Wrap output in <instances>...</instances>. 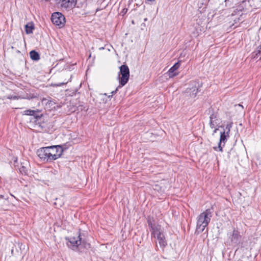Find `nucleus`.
Returning <instances> with one entry per match:
<instances>
[{
  "instance_id": "1",
  "label": "nucleus",
  "mask_w": 261,
  "mask_h": 261,
  "mask_svg": "<svg viewBox=\"0 0 261 261\" xmlns=\"http://www.w3.org/2000/svg\"><path fill=\"white\" fill-rule=\"evenodd\" d=\"M213 212L212 208H208L197 217L195 233L198 234L204 231L211 221Z\"/></svg>"
},
{
  "instance_id": "2",
  "label": "nucleus",
  "mask_w": 261,
  "mask_h": 261,
  "mask_svg": "<svg viewBox=\"0 0 261 261\" xmlns=\"http://www.w3.org/2000/svg\"><path fill=\"white\" fill-rule=\"evenodd\" d=\"M83 234L79 233L77 237H70L65 238L67 241L66 244L67 246L74 251L78 249L79 246L81 245L85 248H90V244L82 237Z\"/></svg>"
},
{
  "instance_id": "3",
  "label": "nucleus",
  "mask_w": 261,
  "mask_h": 261,
  "mask_svg": "<svg viewBox=\"0 0 261 261\" xmlns=\"http://www.w3.org/2000/svg\"><path fill=\"white\" fill-rule=\"evenodd\" d=\"M119 69L120 71L118 76L119 85L115 91L112 92V95L115 94L119 88L125 85L129 78V70L126 65H122L119 67Z\"/></svg>"
},
{
  "instance_id": "4",
  "label": "nucleus",
  "mask_w": 261,
  "mask_h": 261,
  "mask_svg": "<svg viewBox=\"0 0 261 261\" xmlns=\"http://www.w3.org/2000/svg\"><path fill=\"white\" fill-rule=\"evenodd\" d=\"M191 84L192 87L186 89L185 92V95L186 97H187L189 99H191V101H193L195 100L197 94L199 92L200 84L196 81L191 82Z\"/></svg>"
},
{
  "instance_id": "5",
  "label": "nucleus",
  "mask_w": 261,
  "mask_h": 261,
  "mask_svg": "<svg viewBox=\"0 0 261 261\" xmlns=\"http://www.w3.org/2000/svg\"><path fill=\"white\" fill-rule=\"evenodd\" d=\"M51 162L59 158L63 151V149L60 145L48 146Z\"/></svg>"
},
{
  "instance_id": "6",
  "label": "nucleus",
  "mask_w": 261,
  "mask_h": 261,
  "mask_svg": "<svg viewBox=\"0 0 261 261\" xmlns=\"http://www.w3.org/2000/svg\"><path fill=\"white\" fill-rule=\"evenodd\" d=\"M152 237L156 238L161 247L164 248L167 245L164 235V231L162 227L151 233Z\"/></svg>"
},
{
  "instance_id": "7",
  "label": "nucleus",
  "mask_w": 261,
  "mask_h": 261,
  "mask_svg": "<svg viewBox=\"0 0 261 261\" xmlns=\"http://www.w3.org/2000/svg\"><path fill=\"white\" fill-rule=\"evenodd\" d=\"M51 20L52 22L60 28L63 27L65 23V18L60 12H55L52 14Z\"/></svg>"
},
{
  "instance_id": "8",
  "label": "nucleus",
  "mask_w": 261,
  "mask_h": 261,
  "mask_svg": "<svg viewBox=\"0 0 261 261\" xmlns=\"http://www.w3.org/2000/svg\"><path fill=\"white\" fill-rule=\"evenodd\" d=\"M229 137V134H228V132H225V130L221 132L218 146L217 147H214V149L216 151L219 150L220 151L222 152L223 147L225 146V144Z\"/></svg>"
},
{
  "instance_id": "9",
  "label": "nucleus",
  "mask_w": 261,
  "mask_h": 261,
  "mask_svg": "<svg viewBox=\"0 0 261 261\" xmlns=\"http://www.w3.org/2000/svg\"><path fill=\"white\" fill-rule=\"evenodd\" d=\"M48 152L49 150L48 147H41L37 150V154L42 161L51 162Z\"/></svg>"
},
{
  "instance_id": "10",
  "label": "nucleus",
  "mask_w": 261,
  "mask_h": 261,
  "mask_svg": "<svg viewBox=\"0 0 261 261\" xmlns=\"http://www.w3.org/2000/svg\"><path fill=\"white\" fill-rule=\"evenodd\" d=\"M241 236L240 235L239 232L237 230H233L232 233L229 237L230 240L231 245H237L241 241Z\"/></svg>"
},
{
  "instance_id": "11",
  "label": "nucleus",
  "mask_w": 261,
  "mask_h": 261,
  "mask_svg": "<svg viewBox=\"0 0 261 261\" xmlns=\"http://www.w3.org/2000/svg\"><path fill=\"white\" fill-rule=\"evenodd\" d=\"M147 222L150 228L151 234L162 227L161 225L155 224L153 218L149 216L147 217Z\"/></svg>"
},
{
  "instance_id": "12",
  "label": "nucleus",
  "mask_w": 261,
  "mask_h": 261,
  "mask_svg": "<svg viewBox=\"0 0 261 261\" xmlns=\"http://www.w3.org/2000/svg\"><path fill=\"white\" fill-rule=\"evenodd\" d=\"M238 4L237 9L239 11L249 10L250 8L252 7L250 0H240Z\"/></svg>"
},
{
  "instance_id": "13",
  "label": "nucleus",
  "mask_w": 261,
  "mask_h": 261,
  "mask_svg": "<svg viewBox=\"0 0 261 261\" xmlns=\"http://www.w3.org/2000/svg\"><path fill=\"white\" fill-rule=\"evenodd\" d=\"M35 123L36 127L39 131H46L47 130V124L41 120L40 116H39V118L36 119Z\"/></svg>"
},
{
  "instance_id": "14",
  "label": "nucleus",
  "mask_w": 261,
  "mask_h": 261,
  "mask_svg": "<svg viewBox=\"0 0 261 261\" xmlns=\"http://www.w3.org/2000/svg\"><path fill=\"white\" fill-rule=\"evenodd\" d=\"M180 65V62H177L174 64V65L170 68L168 71L169 76L171 77H174V76L178 75V73L175 72L177 69H178Z\"/></svg>"
},
{
  "instance_id": "15",
  "label": "nucleus",
  "mask_w": 261,
  "mask_h": 261,
  "mask_svg": "<svg viewBox=\"0 0 261 261\" xmlns=\"http://www.w3.org/2000/svg\"><path fill=\"white\" fill-rule=\"evenodd\" d=\"M76 3V0H61V7L68 9L74 7Z\"/></svg>"
},
{
  "instance_id": "16",
  "label": "nucleus",
  "mask_w": 261,
  "mask_h": 261,
  "mask_svg": "<svg viewBox=\"0 0 261 261\" xmlns=\"http://www.w3.org/2000/svg\"><path fill=\"white\" fill-rule=\"evenodd\" d=\"M40 111L38 109L36 110H27L23 112V115L33 116L36 119L39 118V116L37 115L36 113H39Z\"/></svg>"
},
{
  "instance_id": "17",
  "label": "nucleus",
  "mask_w": 261,
  "mask_h": 261,
  "mask_svg": "<svg viewBox=\"0 0 261 261\" xmlns=\"http://www.w3.org/2000/svg\"><path fill=\"white\" fill-rule=\"evenodd\" d=\"M252 57L253 59L259 58L261 59V44L252 53Z\"/></svg>"
},
{
  "instance_id": "18",
  "label": "nucleus",
  "mask_w": 261,
  "mask_h": 261,
  "mask_svg": "<svg viewBox=\"0 0 261 261\" xmlns=\"http://www.w3.org/2000/svg\"><path fill=\"white\" fill-rule=\"evenodd\" d=\"M217 115L215 114H212L210 117V126L211 128H215L216 122Z\"/></svg>"
},
{
  "instance_id": "19",
  "label": "nucleus",
  "mask_w": 261,
  "mask_h": 261,
  "mask_svg": "<svg viewBox=\"0 0 261 261\" xmlns=\"http://www.w3.org/2000/svg\"><path fill=\"white\" fill-rule=\"evenodd\" d=\"M30 58L34 61H38L40 59V55L39 53L34 50L30 52Z\"/></svg>"
},
{
  "instance_id": "20",
  "label": "nucleus",
  "mask_w": 261,
  "mask_h": 261,
  "mask_svg": "<svg viewBox=\"0 0 261 261\" xmlns=\"http://www.w3.org/2000/svg\"><path fill=\"white\" fill-rule=\"evenodd\" d=\"M34 30V25L33 23L27 24L25 25V31L27 34L33 33Z\"/></svg>"
},
{
  "instance_id": "21",
  "label": "nucleus",
  "mask_w": 261,
  "mask_h": 261,
  "mask_svg": "<svg viewBox=\"0 0 261 261\" xmlns=\"http://www.w3.org/2000/svg\"><path fill=\"white\" fill-rule=\"evenodd\" d=\"M250 3L254 9L261 8V0H250Z\"/></svg>"
},
{
  "instance_id": "22",
  "label": "nucleus",
  "mask_w": 261,
  "mask_h": 261,
  "mask_svg": "<svg viewBox=\"0 0 261 261\" xmlns=\"http://www.w3.org/2000/svg\"><path fill=\"white\" fill-rule=\"evenodd\" d=\"M19 171L22 174H24V175L28 174V169H27V168L25 167H24L23 166H22L21 167H20Z\"/></svg>"
},
{
  "instance_id": "23",
  "label": "nucleus",
  "mask_w": 261,
  "mask_h": 261,
  "mask_svg": "<svg viewBox=\"0 0 261 261\" xmlns=\"http://www.w3.org/2000/svg\"><path fill=\"white\" fill-rule=\"evenodd\" d=\"M232 127V124H227L225 127V132H228V134L230 133V128Z\"/></svg>"
},
{
  "instance_id": "24",
  "label": "nucleus",
  "mask_w": 261,
  "mask_h": 261,
  "mask_svg": "<svg viewBox=\"0 0 261 261\" xmlns=\"http://www.w3.org/2000/svg\"><path fill=\"white\" fill-rule=\"evenodd\" d=\"M67 83H58V84H51V86L53 87H60L62 85H64L65 84H66Z\"/></svg>"
},
{
  "instance_id": "25",
  "label": "nucleus",
  "mask_w": 261,
  "mask_h": 261,
  "mask_svg": "<svg viewBox=\"0 0 261 261\" xmlns=\"http://www.w3.org/2000/svg\"><path fill=\"white\" fill-rule=\"evenodd\" d=\"M20 97L19 96H11V95H9L8 96H7V98L8 99H18Z\"/></svg>"
},
{
  "instance_id": "26",
  "label": "nucleus",
  "mask_w": 261,
  "mask_h": 261,
  "mask_svg": "<svg viewBox=\"0 0 261 261\" xmlns=\"http://www.w3.org/2000/svg\"><path fill=\"white\" fill-rule=\"evenodd\" d=\"M218 130V128H216L214 130V131H213V133L212 135H214L215 133H216Z\"/></svg>"
},
{
  "instance_id": "27",
  "label": "nucleus",
  "mask_w": 261,
  "mask_h": 261,
  "mask_svg": "<svg viewBox=\"0 0 261 261\" xmlns=\"http://www.w3.org/2000/svg\"><path fill=\"white\" fill-rule=\"evenodd\" d=\"M145 27H146V25H145V24L144 23H142L141 24V29L142 30H143V27L145 28Z\"/></svg>"
},
{
  "instance_id": "28",
  "label": "nucleus",
  "mask_w": 261,
  "mask_h": 261,
  "mask_svg": "<svg viewBox=\"0 0 261 261\" xmlns=\"http://www.w3.org/2000/svg\"><path fill=\"white\" fill-rule=\"evenodd\" d=\"M155 0H146L147 2H154Z\"/></svg>"
},
{
  "instance_id": "29",
  "label": "nucleus",
  "mask_w": 261,
  "mask_h": 261,
  "mask_svg": "<svg viewBox=\"0 0 261 261\" xmlns=\"http://www.w3.org/2000/svg\"><path fill=\"white\" fill-rule=\"evenodd\" d=\"M3 198H4V196L2 195H0V199H3Z\"/></svg>"
},
{
  "instance_id": "30",
  "label": "nucleus",
  "mask_w": 261,
  "mask_h": 261,
  "mask_svg": "<svg viewBox=\"0 0 261 261\" xmlns=\"http://www.w3.org/2000/svg\"><path fill=\"white\" fill-rule=\"evenodd\" d=\"M104 47H100L99 48V50H102V49H104Z\"/></svg>"
},
{
  "instance_id": "31",
  "label": "nucleus",
  "mask_w": 261,
  "mask_h": 261,
  "mask_svg": "<svg viewBox=\"0 0 261 261\" xmlns=\"http://www.w3.org/2000/svg\"><path fill=\"white\" fill-rule=\"evenodd\" d=\"M147 18H144V20L145 21H147Z\"/></svg>"
}]
</instances>
